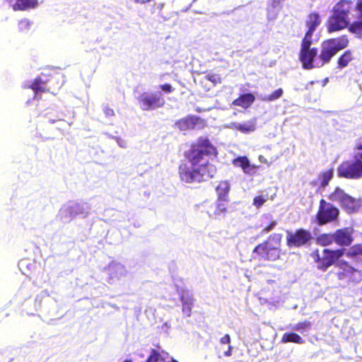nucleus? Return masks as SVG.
Masks as SVG:
<instances>
[{"mask_svg": "<svg viewBox=\"0 0 362 362\" xmlns=\"http://www.w3.org/2000/svg\"><path fill=\"white\" fill-rule=\"evenodd\" d=\"M59 122H62V123H65V121L64 120H62V119H59Z\"/></svg>", "mask_w": 362, "mask_h": 362, "instance_id": "680f3d73", "label": "nucleus"}, {"mask_svg": "<svg viewBox=\"0 0 362 362\" xmlns=\"http://www.w3.org/2000/svg\"><path fill=\"white\" fill-rule=\"evenodd\" d=\"M123 362H133L131 359H126Z\"/></svg>", "mask_w": 362, "mask_h": 362, "instance_id": "13d9d810", "label": "nucleus"}, {"mask_svg": "<svg viewBox=\"0 0 362 362\" xmlns=\"http://www.w3.org/2000/svg\"><path fill=\"white\" fill-rule=\"evenodd\" d=\"M257 166L255 165H252L250 162L249 161L248 164L245 167V168L243 170V172L245 174L253 175L256 173Z\"/></svg>", "mask_w": 362, "mask_h": 362, "instance_id": "a19ab883", "label": "nucleus"}, {"mask_svg": "<svg viewBox=\"0 0 362 362\" xmlns=\"http://www.w3.org/2000/svg\"><path fill=\"white\" fill-rule=\"evenodd\" d=\"M56 122L55 119H49V122L54 124Z\"/></svg>", "mask_w": 362, "mask_h": 362, "instance_id": "bf43d9fd", "label": "nucleus"}, {"mask_svg": "<svg viewBox=\"0 0 362 362\" xmlns=\"http://www.w3.org/2000/svg\"><path fill=\"white\" fill-rule=\"evenodd\" d=\"M159 88L165 93H170L173 92L174 88L169 83H165L159 86Z\"/></svg>", "mask_w": 362, "mask_h": 362, "instance_id": "79ce46f5", "label": "nucleus"}, {"mask_svg": "<svg viewBox=\"0 0 362 362\" xmlns=\"http://www.w3.org/2000/svg\"><path fill=\"white\" fill-rule=\"evenodd\" d=\"M168 362H178L177 360L172 358L170 361Z\"/></svg>", "mask_w": 362, "mask_h": 362, "instance_id": "052dcab7", "label": "nucleus"}, {"mask_svg": "<svg viewBox=\"0 0 362 362\" xmlns=\"http://www.w3.org/2000/svg\"><path fill=\"white\" fill-rule=\"evenodd\" d=\"M178 291L180 299L182 305V313L186 317L191 316L192 309L194 305V298L192 291L189 290Z\"/></svg>", "mask_w": 362, "mask_h": 362, "instance_id": "4468645a", "label": "nucleus"}, {"mask_svg": "<svg viewBox=\"0 0 362 362\" xmlns=\"http://www.w3.org/2000/svg\"><path fill=\"white\" fill-rule=\"evenodd\" d=\"M249 161V159L246 156H238L233 160V164L235 166L241 168L243 170L248 164Z\"/></svg>", "mask_w": 362, "mask_h": 362, "instance_id": "c9c22d12", "label": "nucleus"}, {"mask_svg": "<svg viewBox=\"0 0 362 362\" xmlns=\"http://www.w3.org/2000/svg\"><path fill=\"white\" fill-rule=\"evenodd\" d=\"M267 244L264 243L262 244H259L257 245L254 250L253 253H257L258 255H259L263 259H265V257H268V254L267 252Z\"/></svg>", "mask_w": 362, "mask_h": 362, "instance_id": "72a5a7b5", "label": "nucleus"}, {"mask_svg": "<svg viewBox=\"0 0 362 362\" xmlns=\"http://www.w3.org/2000/svg\"><path fill=\"white\" fill-rule=\"evenodd\" d=\"M312 238L311 233L303 228L298 229L295 232L286 231L287 245L289 247L303 246L309 243Z\"/></svg>", "mask_w": 362, "mask_h": 362, "instance_id": "1a4fd4ad", "label": "nucleus"}, {"mask_svg": "<svg viewBox=\"0 0 362 362\" xmlns=\"http://www.w3.org/2000/svg\"><path fill=\"white\" fill-rule=\"evenodd\" d=\"M38 6V0H16L13 5L14 11H26L35 8Z\"/></svg>", "mask_w": 362, "mask_h": 362, "instance_id": "6ab92c4d", "label": "nucleus"}, {"mask_svg": "<svg viewBox=\"0 0 362 362\" xmlns=\"http://www.w3.org/2000/svg\"><path fill=\"white\" fill-rule=\"evenodd\" d=\"M170 327V326L168 325V322H165L163 326H162V329L165 330V332H167L168 329Z\"/></svg>", "mask_w": 362, "mask_h": 362, "instance_id": "864d4df0", "label": "nucleus"}, {"mask_svg": "<svg viewBox=\"0 0 362 362\" xmlns=\"http://www.w3.org/2000/svg\"><path fill=\"white\" fill-rule=\"evenodd\" d=\"M59 215L61 219L64 222H69L75 216L72 202H69L64 204L59 210Z\"/></svg>", "mask_w": 362, "mask_h": 362, "instance_id": "a211bd4d", "label": "nucleus"}, {"mask_svg": "<svg viewBox=\"0 0 362 362\" xmlns=\"http://www.w3.org/2000/svg\"><path fill=\"white\" fill-rule=\"evenodd\" d=\"M219 201L227 202L228 194L230 191V184L228 181H222L216 188Z\"/></svg>", "mask_w": 362, "mask_h": 362, "instance_id": "412c9836", "label": "nucleus"}, {"mask_svg": "<svg viewBox=\"0 0 362 362\" xmlns=\"http://www.w3.org/2000/svg\"><path fill=\"white\" fill-rule=\"evenodd\" d=\"M220 342L222 344H228L230 343V337L229 334H226L223 337L221 338Z\"/></svg>", "mask_w": 362, "mask_h": 362, "instance_id": "de8ad7c7", "label": "nucleus"}, {"mask_svg": "<svg viewBox=\"0 0 362 362\" xmlns=\"http://www.w3.org/2000/svg\"><path fill=\"white\" fill-rule=\"evenodd\" d=\"M108 275L107 281L110 284H117L123 281L129 274L125 266L117 262H112L105 268Z\"/></svg>", "mask_w": 362, "mask_h": 362, "instance_id": "9d476101", "label": "nucleus"}, {"mask_svg": "<svg viewBox=\"0 0 362 362\" xmlns=\"http://www.w3.org/2000/svg\"><path fill=\"white\" fill-rule=\"evenodd\" d=\"M259 160L261 163H267V159L263 156H259Z\"/></svg>", "mask_w": 362, "mask_h": 362, "instance_id": "603ef678", "label": "nucleus"}, {"mask_svg": "<svg viewBox=\"0 0 362 362\" xmlns=\"http://www.w3.org/2000/svg\"><path fill=\"white\" fill-rule=\"evenodd\" d=\"M339 216V209L330 203L327 202L324 199L320 202V206L316 219L318 225H325L329 222L333 221Z\"/></svg>", "mask_w": 362, "mask_h": 362, "instance_id": "0eeeda50", "label": "nucleus"}, {"mask_svg": "<svg viewBox=\"0 0 362 362\" xmlns=\"http://www.w3.org/2000/svg\"><path fill=\"white\" fill-rule=\"evenodd\" d=\"M136 354V356H138L139 357L142 358H144L146 355L143 351H137Z\"/></svg>", "mask_w": 362, "mask_h": 362, "instance_id": "3c124183", "label": "nucleus"}, {"mask_svg": "<svg viewBox=\"0 0 362 362\" xmlns=\"http://www.w3.org/2000/svg\"><path fill=\"white\" fill-rule=\"evenodd\" d=\"M357 148H358V149L362 150V143H361V144H359L358 145Z\"/></svg>", "mask_w": 362, "mask_h": 362, "instance_id": "4d7b16f0", "label": "nucleus"}, {"mask_svg": "<svg viewBox=\"0 0 362 362\" xmlns=\"http://www.w3.org/2000/svg\"><path fill=\"white\" fill-rule=\"evenodd\" d=\"M262 221H271L270 223L268 226H266L264 229L262 230L263 233H268L274 229V228L277 225V221L275 220H272V215L271 214H264L262 217Z\"/></svg>", "mask_w": 362, "mask_h": 362, "instance_id": "2f4dec72", "label": "nucleus"}, {"mask_svg": "<svg viewBox=\"0 0 362 362\" xmlns=\"http://www.w3.org/2000/svg\"><path fill=\"white\" fill-rule=\"evenodd\" d=\"M281 342H293L298 344H303L305 343V341L299 334L295 332H286L282 336Z\"/></svg>", "mask_w": 362, "mask_h": 362, "instance_id": "393cba45", "label": "nucleus"}, {"mask_svg": "<svg viewBox=\"0 0 362 362\" xmlns=\"http://www.w3.org/2000/svg\"><path fill=\"white\" fill-rule=\"evenodd\" d=\"M281 234L274 233L269 236V240H272V243L279 247L281 244Z\"/></svg>", "mask_w": 362, "mask_h": 362, "instance_id": "58836bf2", "label": "nucleus"}, {"mask_svg": "<svg viewBox=\"0 0 362 362\" xmlns=\"http://www.w3.org/2000/svg\"><path fill=\"white\" fill-rule=\"evenodd\" d=\"M160 359H162V356L159 351L154 349H151L145 362H158Z\"/></svg>", "mask_w": 362, "mask_h": 362, "instance_id": "473e14b6", "label": "nucleus"}, {"mask_svg": "<svg viewBox=\"0 0 362 362\" xmlns=\"http://www.w3.org/2000/svg\"><path fill=\"white\" fill-rule=\"evenodd\" d=\"M266 201H267V199L264 198L263 196H262V195L257 196V197H255L253 199V205L256 208L259 209L265 203Z\"/></svg>", "mask_w": 362, "mask_h": 362, "instance_id": "ea45409f", "label": "nucleus"}, {"mask_svg": "<svg viewBox=\"0 0 362 362\" xmlns=\"http://www.w3.org/2000/svg\"><path fill=\"white\" fill-rule=\"evenodd\" d=\"M199 117L194 115H189L177 121L175 124L176 128L180 131L192 129L197 124Z\"/></svg>", "mask_w": 362, "mask_h": 362, "instance_id": "2eb2a0df", "label": "nucleus"}, {"mask_svg": "<svg viewBox=\"0 0 362 362\" xmlns=\"http://www.w3.org/2000/svg\"><path fill=\"white\" fill-rule=\"evenodd\" d=\"M339 177L357 180L362 177V153L356 156L354 160L343 162L337 168Z\"/></svg>", "mask_w": 362, "mask_h": 362, "instance_id": "7ed1b4c3", "label": "nucleus"}, {"mask_svg": "<svg viewBox=\"0 0 362 362\" xmlns=\"http://www.w3.org/2000/svg\"><path fill=\"white\" fill-rule=\"evenodd\" d=\"M334 243L341 247L349 246L354 241L353 229L344 228L334 232Z\"/></svg>", "mask_w": 362, "mask_h": 362, "instance_id": "ddd939ff", "label": "nucleus"}, {"mask_svg": "<svg viewBox=\"0 0 362 362\" xmlns=\"http://www.w3.org/2000/svg\"><path fill=\"white\" fill-rule=\"evenodd\" d=\"M283 89L278 88L270 95H261L259 99L262 101L271 102L280 98L283 95Z\"/></svg>", "mask_w": 362, "mask_h": 362, "instance_id": "c756f323", "label": "nucleus"}, {"mask_svg": "<svg viewBox=\"0 0 362 362\" xmlns=\"http://www.w3.org/2000/svg\"><path fill=\"white\" fill-rule=\"evenodd\" d=\"M232 355V346L228 345V350L224 352L225 356H230Z\"/></svg>", "mask_w": 362, "mask_h": 362, "instance_id": "8fccbe9b", "label": "nucleus"}, {"mask_svg": "<svg viewBox=\"0 0 362 362\" xmlns=\"http://www.w3.org/2000/svg\"><path fill=\"white\" fill-rule=\"evenodd\" d=\"M103 112H104L105 115H106V117H112L115 115L114 110L107 106H105L103 107Z\"/></svg>", "mask_w": 362, "mask_h": 362, "instance_id": "49530a36", "label": "nucleus"}, {"mask_svg": "<svg viewBox=\"0 0 362 362\" xmlns=\"http://www.w3.org/2000/svg\"><path fill=\"white\" fill-rule=\"evenodd\" d=\"M310 84H313L314 83V81H310Z\"/></svg>", "mask_w": 362, "mask_h": 362, "instance_id": "0e129e2a", "label": "nucleus"}, {"mask_svg": "<svg viewBox=\"0 0 362 362\" xmlns=\"http://www.w3.org/2000/svg\"><path fill=\"white\" fill-rule=\"evenodd\" d=\"M347 255L351 257L354 262L362 264V245H354L349 249Z\"/></svg>", "mask_w": 362, "mask_h": 362, "instance_id": "b1692460", "label": "nucleus"}, {"mask_svg": "<svg viewBox=\"0 0 362 362\" xmlns=\"http://www.w3.org/2000/svg\"><path fill=\"white\" fill-rule=\"evenodd\" d=\"M49 81V77L45 74H42L33 81L28 82L27 84H25L24 87L31 88L35 93V97L37 98L40 93L49 90L50 88L47 87V83Z\"/></svg>", "mask_w": 362, "mask_h": 362, "instance_id": "f8f14e48", "label": "nucleus"}, {"mask_svg": "<svg viewBox=\"0 0 362 362\" xmlns=\"http://www.w3.org/2000/svg\"><path fill=\"white\" fill-rule=\"evenodd\" d=\"M255 101V96L252 93H246L240 95L233 101V105L242 107H249Z\"/></svg>", "mask_w": 362, "mask_h": 362, "instance_id": "5701e85b", "label": "nucleus"}, {"mask_svg": "<svg viewBox=\"0 0 362 362\" xmlns=\"http://www.w3.org/2000/svg\"><path fill=\"white\" fill-rule=\"evenodd\" d=\"M355 7L359 12V20L350 24L349 30L352 33L360 35L362 34V0H358Z\"/></svg>", "mask_w": 362, "mask_h": 362, "instance_id": "dca6fc26", "label": "nucleus"}, {"mask_svg": "<svg viewBox=\"0 0 362 362\" xmlns=\"http://www.w3.org/2000/svg\"><path fill=\"white\" fill-rule=\"evenodd\" d=\"M333 174L334 171L332 169L322 172L319 177V179L320 180V186H327L329 184L330 180L332 178Z\"/></svg>", "mask_w": 362, "mask_h": 362, "instance_id": "7c9ffc66", "label": "nucleus"}, {"mask_svg": "<svg viewBox=\"0 0 362 362\" xmlns=\"http://www.w3.org/2000/svg\"><path fill=\"white\" fill-rule=\"evenodd\" d=\"M32 25H33V23L29 19H28V18L21 19L18 22V30L21 32H27L30 29Z\"/></svg>", "mask_w": 362, "mask_h": 362, "instance_id": "e433bc0d", "label": "nucleus"}, {"mask_svg": "<svg viewBox=\"0 0 362 362\" xmlns=\"http://www.w3.org/2000/svg\"><path fill=\"white\" fill-rule=\"evenodd\" d=\"M75 216L81 215L86 217L89 215L91 210V206L87 202H72Z\"/></svg>", "mask_w": 362, "mask_h": 362, "instance_id": "aec40b11", "label": "nucleus"}, {"mask_svg": "<svg viewBox=\"0 0 362 362\" xmlns=\"http://www.w3.org/2000/svg\"><path fill=\"white\" fill-rule=\"evenodd\" d=\"M67 124H68L69 126H71V123H69V122H67Z\"/></svg>", "mask_w": 362, "mask_h": 362, "instance_id": "e2e57ef3", "label": "nucleus"}, {"mask_svg": "<svg viewBox=\"0 0 362 362\" xmlns=\"http://www.w3.org/2000/svg\"><path fill=\"white\" fill-rule=\"evenodd\" d=\"M115 139L119 146H121L122 148H126V144L124 141L122 140L120 138L118 137H115Z\"/></svg>", "mask_w": 362, "mask_h": 362, "instance_id": "09e8293b", "label": "nucleus"}, {"mask_svg": "<svg viewBox=\"0 0 362 362\" xmlns=\"http://www.w3.org/2000/svg\"><path fill=\"white\" fill-rule=\"evenodd\" d=\"M337 53V52L335 51L333 47L328 42L327 40L324 41L321 44V50L320 54H317V57L314 59H312L310 62L312 69L320 68L323 66L325 64L329 63L331 59Z\"/></svg>", "mask_w": 362, "mask_h": 362, "instance_id": "9b49d317", "label": "nucleus"}, {"mask_svg": "<svg viewBox=\"0 0 362 362\" xmlns=\"http://www.w3.org/2000/svg\"><path fill=\"white\" fill-rule=\"evenodd\" d=\"M329 199L334 202H339L342 207L349 214L354 212L360 205L358 199L346 194L338 187L329 195Z\"/></svg>", "mask_w": 362, "mask_h": 362, "instance_id": "6e6552de", "label": "nucleus"}, {"mask_svg": "<svg viewBox=\"0 0 362 362\" xmlns=\"http://www.w3.org/2000/svg\"><path fill=\"white\" fill-rule=\"evenodd\" d=\"M312 323L310 321L305 320L295 325H291L290 328L292 330L299 332L302 334H307L311 329Z\"/></svg>", "mask_w": 362, "mask_h": 362, "instance_id": "bb28decb", "label": "nucleus"}, {"mask_svg": "<svg viewBox=\"0 0 362 362\" xmlns=\"http://www.w3.org/2000/svg\"><path fill=\"white\" fill-rule=\"evenodd\" d=\"M353 59V52L351 50L345 51L338 59V68L340 69L345 68Z\"/></svg>", "mask_w": 362, "mask_h": 362, "instance_id": "cd10ccee", "label": "nucleus"}, {"mask_svg": "<svg viewBox=\"0 0 362 362\" xmlns=\"http://www.w3.org/2000/svg\"><path fill=\"white\" fill-rule=\"evenodd\" d=\"M280 10V6L278 4H274L272 1V7L268 9L267 17L269 20H274L276 18L279 11Z\"/></svg>", "mask_w": 362, "mask_h": 362, "instance_id": "f704fd0d", "label": "nucleus"}, {"mask_svg": "<svg viewBox=\"0 0 362 362\" xmlns=\"http://www.w3.org/2000/svg\"><path fill=\"white\" fill-rule=\"evenodd\" d=\"M279 257V250L276 251H271L269 253H268V257H265V259L269 260H276Z\"/></svg>", "mask_w": 362, "mask_h": 362, "instance_id": "37998d69", "label": "nucleus"}, {"mask_svg": "<svg viewBox=\"0 0 362 362\" xmlns=\"http://www.w3.org/2000/svg\"><path fill=\"white\" fill-rule=\"evenodd\" d=\"M108 305H109L111 308H114V309H115V310H119V308L117 305H115V304L108 303Z\"/></svg>", "mask_w": 362, "mask_h": 362, "instance_id": "5fc2aeb1", "label": "nucleus"}, {"mask_svg": "<svg viewBox=\"0 0 362 362\" xmlns=\"http://www.w3.org/2000/svg\"><path fill=\"white\" fill-rule=\"evenodd\" d=\"M139 106L145 111L153 110L164 106L165 101L160 91L144 93L137 98Z\"/></svg>", "mask_w": 362, "mask_h": 362, "instance_id": "423d86ee", "label": "nucleus"}, {"mask_svg": "<svg viewBox=\"0 0 362 362\" xmlns=\"http://www.w3.org/2000/svg\"><path fill=\"white\" fill-rule=\"evenodd\" d=\"M328 42L333 47L337 52L346 48L349 45V40L346 35L337 38L327 40Z\"/></svg>", "mask_w": 362, "mask_h": 362, "instance_id": "4be33fe9", "label": "nucleus"}, {"mask_svg": "<svg viewBox=\"0 0 362 362\" xmlns=\"http://www.w3.org/2000/svg\"><path fill=\"white\" fill-rule=\"evenodd\" d=\"M216 154V148L206 139H201L192 145L187 158L189 164L182 163L179 166V175L186 183L201 182L213 177L216 173V167L209 163L207 158Z\"/></svg>", "mask_w": 362, "mask_h": 362, "instance_id": "f257e3e1", "label": "nucleus"}, {"mask_svg": "<svg viewBox=\"0 0 362 362\" xmlns=\"http://www.w3.org/2000/svg\"><path fill=\"white\" fill-rule=\"evenodd\" d=\"M228 127L232 129H238L245 134L250 133L254 132L256 129V119H252L243 124L233 122Z\"/></svg>", "mask_w": 362, "mask_h": 362, "instance_id": "f3484780", "label": "nucleus"}, {"mask_svg": "<svg viewBox=\"0 0 362 362\" xmlns=\"http://www.w3.org/2000/svg\"><path fill=\"white\" fill-rule=\"evenodd\" d=\"M207 80L216 83L217 81L220 80V78L218 75L216 74H208L206 76Z\"/></svg>", "mask_w": 362, "mask_h": 362, "instance_id": "a18cd8bd", "label": "nucleus"}, {"mask_svg": "<svg viewBox=\"0 0 362 362\" xmlns=\"http://www.w3.org/2000/svg\"><path fill=\"white\" fill-rule=\"evenodd\" d=\"M321 20L318 13H310L306 21V25L308 28L309 31L315 32L317 27L320 24Z\"/></svg>", "mask_w": 362, "mask_h": 362, "instance_id": "a878e982", "label": "nucleus"}, {"mask_svg": "<svg viewBox=\"0 0 362 362\" xmlns=\"http://www.w3.org/2000/svg\"><path fill=\"white\" fill-rule=\"evenodd\" d=\"M344 255V250L324 249L322 255H320L318 251L313 254V257L315 262L317 263V268L322 271H325L328 267L332 266Z\"/></svg>", "mask_w": 362, "mask_h": 362, "instance_id": "39448f33", "label": "nucleus"}, {"mask_svg": "<svg viewBox=\"0 0 362 362\" xmlns=\"http://www.w3.org/2000/svg\"><path fill=\"white\" fill-rule=\"evenodd\" d=\"M354 4L351 1L340 0L332 8L329 18L327 30L329 33L342 30L350 26L349 16Z\"/></svg>", "mask_w": 362, "mask_h": 362, "instance_id": "f03ea898", "label": "nucleus"}, {"mask_svg": "<svg viewBox=\"0 0 362 362\" xmlns=\"http://www.w3.org/2000/svg\"><path fill=\"white\" fill-rule=\"evenodd\" d=\"M329 81V79L328 78H325L323 81H322V86H325Z\"/></svg>", "mask_w": 362, "mask_h": 362, "instance_id": "6e6d98bb", "label": "nucleus"}, {"mask_svg": "<svg viewBox=\"0 0 362 362\" xmlns=\"http://www.w3.org/2000/svg\"><path fill=\"white\" fill-rule=\"evenodd\" d=\"M316 242L318 245L322 246L331 245L334 243V233L320 234L317 237Z\"/></svg>", "mask_w": 362, "mask_h": 362, "instance_id": "c85d7f7f", "label": "nucleus"}, {"mask_svg": "<svg viewBox=\"0 0 362 362\" xmlns=\"http://www.w3.org/2000/svg\"><path fill=\"white\" fill-rule=\"evenodd\" d=\"M313 33L308 30L301 42L299 59L304 69H312L310 62L317 57L318 52L317 48L311 47Z\"/></svg>", "mask_w": 362, "mask_h": 362, "instance_id": "20e7f679", "label": "nucleus"}, {"mask_svg": "<svg viewBox=\"0 0 362 362\" xmlns=\"http://www.w3.org/2000/svg\"><path fill=\"white\" fill-rule=\"evenodd\" d=\"M225 202H226L223 201H219V199H218L217 202L216 204V215H221L226 213V204Z\"/></svg>", "mask_w": 362, "mask_h": 362, "instance_id": "4c0bfd02", "label": "nucleus"}, {"mask_svg": "<svg viewBox=\"0 0 362 362\" xmlns=\"http://www.w3.org/2000/svg\"><path fill=\"white\" fill-rule=\"evenodd\" d=\"M265 243L267 244V254L269 253L271 251H276L279 250V247L274 245V244L269 243V241H265Z\"/></svg>", "mask_w": 362, "mask_h": 362, "instance_id": "c03bdc74", "label": "nucleus"}]
</instances>
